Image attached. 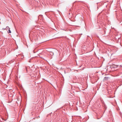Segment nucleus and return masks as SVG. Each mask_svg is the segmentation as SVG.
<instances>
[{
    "mask_svg": "<svg viewBox=\"0 0 122 122\" xmlns=\"http://www.w3.org/2000/svg\"><path fill=\"white\" fill-rule=\"evenodd\" d=\"M8 33H11V31L10 29H9L8 30Z\"/></svg>",
    "mask_w": 122,
    "mask_h": 122,
    "instance_id": "f257e3e1",
    "label": "nucleus"
},
{
    "mask_svg": "<svg viewBox=\"0 0 122 122\" xmlns=\"http://www.w3.org/2000/svg\"><path fill=\"white\" fill-rule=\"evenodd\" d=\"M10 28L9 27H8V26H7L6 27V28H4V29L3 28V29H4V30H5V29H8L7 28Z\"/></svg>",
    "mask_w": 122,
    "mask_h": 122,
    "instance_id": "f03ea898",
    "label": "nucleus"
},
{
    "mask_svg": "<svg viewBox=\"0 0 122 122\" xmlns=\"http://www.w3.org/2000/svg\"><path fill=\"white\" fill-rule=\"evenodd\" d=\"M107 78H108V77H105L104 78L105 80H106V79Z\"/></svg>",
    "mask_w": 122,
    "mask_h": 122,
    "instance_id": "7ed1b4c3",
    "label": "nucleus"
},
{
    "mask_svg": "<svg viewBox=\"0 0 122 122\" xmlns=\"http://www.w3.org/2000/svg\"><path fill=\"white\" fill-rule=\"evenodd\" d=\"M14 61V60H12L11 61H12V62H13Z\"/></svg>",
    "mask_w": 122,
    "mask_h": 122,
    "instance_id": "20e7f679",
    "label": "nucleus"
},
{
    "mask_svg": "<svg viewBox=\"0 0 122 122\" xmlns=\"http://www.w3.org/2000/svg\"><path fill=\"white\" fill-rule=\"evenodd\" d=\"M12 63V62H11L10 61V62H9V63Z\"/></svg>",
    "mask_w": 122,
    "mask_h": 122,
    "instance_id": "39448f33",
    "label": "nucleus"
},
{
    "mask_svg": "<svg viewBox=\"0 0 122 122\" xmlns=\"http://www.w3.org/2000/svg\"><path fill=\"white\" fill-rule=\"evenodd\" d=\"M120 66H121V67H122V65H120Z\"/></svg>",
    "mask_w": 122,
    "mask_h": 122,
    "instance_id": "423d86ee",
    "label": "nucleus"
},
{
    "mask_svg": "<svg viewBox=\"0 0 122 122\" xmlns=\"http://www.w3.org/2000/svg\"><path fill=\"white\" fill-rule=\"evenodd\" d=\"M40 56V57L41 58H42V57H40V56Z\"/></svg>",
    "mask_w": 122,
    "mask_h": 122,
    "instance_id": "0eeeda50",
    "label": "nucleus"
}]
</instances>
